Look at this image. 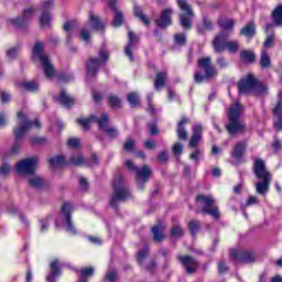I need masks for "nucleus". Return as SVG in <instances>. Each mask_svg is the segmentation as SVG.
I'll return each mask as SVG.
<instances>
[{
	"instance_id": "obj_41",
	"label": "nucleus",
	"mask_w": 282,
	"mask_h": 282,
	"mask_svg": "<svg viewBox=\"0 0 282 282\" xmlns=\"http://www.w3.org/2000/svg\"><path fill=\"white\" fill-rule=\"evenodd\" d=\"M271 65L270 55H268L267 51H262L261 57H260V66L264 69H268Z\"/></svg>"
},
{
	"instance_id": "obj_9",
	"label": "nucleus",
	"mask_w": 282,
	"mask_h": 282,
	"mask_svg": "<svg viewBox=\"0 0 282 282\" xmlns=\"http://www.w3.org/2000/svg\"><path fill=\"white\" fill-rule=\"evenodd\" d=\"M196 200L200 205L202 213L204 215H209L210 217H214V219H219V207L215 205V197H213L212 195L200 194L196 197Z\"/></svg>"
},
{
	"instance_id": "obj_49",
	"label": "nucleus",
	"mask_w": 282,
	"mask_h": 282,
	"mask_svg": "<svg viewBox=\"0 0 282 282\" xmlns=\"http://www.w3.org/2000/svg\"><path fill=\"white\" fill-rule=\"evenodd\" d=\"M51 21L52 18L50 17V12H43L40 17V25H42V28H50Z\"/></svg>"
},
{
	"instance_id": "obj_31",
	"label": "nucleus",
	"mask_w": 282,
	"mask_h": 282,
	"mask_svg": "<svg viewBox=\"0 0 282 282\" xmlns=\"http://www.w3.org/2000/svg\"><path fill=\"white\" fill-rule=\"evenodd\" d=\"M213 30V21L208 19L207 17H203L202 23L198 25V33L205 34V32H208Z\"/></svg>"
},
{
	"instance_id": "obj_22",
	"label": "nucleus",
	"mask_w": 282,
	"mask_h": 282,
	"mask_svg": "<svg viewBox=\"0 0 282 282\" xmlns=\"http://www.w3.org/2000/svg\"><path fill=\"white\" fill-rule=\"evenodd\" d=\"M55 100H57V102H59L61 105H63L64 107H74V102L75 99L74 97H72V95L67 94V91H65V89H62L59 95L54 97Z\"/></svg>"
},
{
	"instance_id": "obj_10",
	"label": "nucleus",
	"mask_w": 282,
	"mask_h": 282,
	"mask_svg": "<svg viewBox=\"0 0 282 282\" xmlns=\"http://www.w3.org/2000/svg\"><path fill=\"white\" fill-rule=\"evenodd\" d=\"M177 4L183 12L180 14V23L182 28H184V30H191L193 28V17H195L193 8L186 0H177Z\"/></svg>"
},
{
	"instance_id": "obj_26",
	"label": "nucleus",
	"mask_w": 282,
	"mask_h": 282,
	"mask_svg": "<svg viewBox=\"0 0 282 282\" xmlns=\"http://www.w3.org/2000/svg\"><path fill=\"white\" fill-rule=\"evenodd\" d=\"M240 34L247 39H252V36L257 34V26L254 25V22L251 21L246 26H243L240 31Z\"/></svg>"
},
{
	"instance_id": "obj_15",
	"label": "nucleus",
	"mask_w": 282,
	"mask_h": 282,
	"mask_svg": "<svg viewBox=\"0 0 282 282\" xmlns=\"http://www.w3.org/2000/svg\"><path fill=\"white\" fill-rule=\"evenodd\" d=\"M177 260L182 263L186 274H195L199 268V262L192 256H177Z\"/></svg>"
},
{
	"instance_id": "obj_52",
	"label": "nucleus",
	"mask_w": 282,
	"mask_h": 282,
	"mask_svg": "<svg viewBox=\"0 0 282 282\" xmlns=\"http://www.w3.org/2000/svg\"><path fill=\"white\" fill-rule=\"evenodd\" d=\"M54 8V0H44L42 4V14L43 12H50Z\"/></svg>"
},
{
	"instance_id": "obj_53",
	"label": "nucleus",
	"mask_w": 282,
	"mask_h": 282,
	"mask_svg": "<svg viewBox=\"0 0 282 282\" xmlns=\"http://www.w3.org/2000/svg\"><path fill=\"white\" fill-rule=\"evenodd\" d=\"M94 272H96V269H94L93 267L89 268H83L80 270V274L82 276H84L85 279L91 276L94 274Z\"/></svg>"
},
{
	"instance_id": "obj_25",
	"label": "nucleus",
	"mask_w": 282,
	"mask_h": 282,
	"mask_svg": "<svg viewBox=\"0 0 282 282\" xmlns=\"http://www.w3.org/2000/svg\"><path fill=\"white\" fill-rule=\"evenodd\" d=\"M61 276V267L58 265V260L51 262V272L46 276L47 282H56V279Z\"/></svg>"
},
{
	"instance_id": "obj_12",
	"label": "nucleus",
	"mask_w": 282,
	"mask_h": 282,
	"mask_svg": "<svg viewBox=\"0 0 282 282\" xmlns=\"http://www.w3.org/2000/svg\"><path fill=\"white\" fill-rule=\"evenodd\" d=\"M229 259L234 261V263H254L257 256L248 249H231Z\"/></svg>"
},
{
	"instance_id": "obj_4",
	"label": "nucleus",
	"mask_w": 282,
	"mask_h": 282,
	"mask_svg": "<svg viewBox=\"0 0 282 282\" xmlns=\"http://www.w3.org/2000/svg\"><path fill=\"white\" fill-rule=\"evenodd\" d=\"M113 196L110 199L111 208H118L120 204L131 199V191L124 183L122 174H118L112 181Z\"/></svg>"
},
{
	"instance_id": "obj_42",
	"label": "nucleus",
	"mask_w": 282,
	"mask_h": 282,
	"mask_svg": "<svg viewBox=\"0 0 282 282\" xmlns=\"http://www.w3.org/2000/svg\"><path fill=\"white\" fill-rule=\"evenodd\" d=\"M48 162L53 169H58V166H63V164H65V156H54L51 158Z\"/></svg>"
},
{
	"instance_id": "obj_29",
	"label": "nucleus",
	"mask_w": 282,
	"mask_h": 282,
	"mask_svg": "<svg viewBox=\"0 0 282 282\" xmlns=\"http://www.w3.org/2000/svg\"><path fill=\"white\" fill-rule=\"evenodd\" d=\"M240 59L242 63H249L251 65L257 59V56L254 55V52L250 50H243L240 52Z\"/></svg>"
},
{
	"instance_id": "obj_43",
	"label": "nucleus",
	"mask_w": 282,
	"mask_h": 282,
	"mask_svg": "<svg viewBox=\"0 0 282 282\" xmlns=\"http://www.w3.org/2000/svg\"><path fill=\"white\" fill-rule=\"evenodd\" d=\"M123 151L126 153H133L135 151V140L131 138L127 139L123 143Z\"/></svg>"
},
{
	"instance_id": "obj_23",
	"label": "nucleus",
	"mask_w": 282,
	"mask_h": 282,
	"mask_svg": "<svg viewBox=\"0 0 282 282\" xmlns=\"http://www.w3.org/2000/svg\"><path fill=\"white\" fill-rule=\"evenodd\" d=\"M186 124H188V117H183L178 121L177 129H176L178 140H183L184 142L188 140V132L186 131V128H185Z\"/></svg>"
},
{
	"instance_id": "obj_18",
	"label": "nucleus",
	"mask_w": 282,
	"mask_h": 282,
	"mask_svg": "<svg viewBox=\"0 0 282 282\" xmlns=\"http://www.w3.org/2000/svg\"><path fill=\"white\" fill-rule=\"evenodd\" d=\"M128 39L129 42L124 48V54L128 56V58L133 62L135 61V57H133V50H135V44L138 43V37L135 36V33L132 31L128 32Z\"/></svg>"
},
{
	"instance_id": "obj_1",
	"label": "nucleus",
	"mask_w": 282,
	"mask_h": 282,
	"mask_svg": "<svg viewBox=\"0 0 282 282\" xmlns=\"http://www.w3.org/2000/svg\"><path fill=\"white\" fill-rule=\"evenodd\" d=\"M253 173L256 177L260 180L258 183H256V192L258 193V195H262V197H265V195H268V192L270 191L272 174L265 167L264 160L254 159Z\"/></svg>"
},
{
	"instance_id": "obj_55",
	"label": "nucleus",
	"mask_w": 282,
	"mask_h": 282,
	"mask_svg": "<svg viewBox=\"0 0 282 282\" xmlns=\"http://www.w3.org/2000/svg\"><path fill=\"white\" fill-rule=\"evenodd\" d=\"M106 279L109 282H116V280L118 279V272L116 270L108 271L106 273Z\"/></svg>"
},
{
	"instance_id": "obj_47",
	"label": "nucleus",
	"mask_w": 282,
	"mask_h": 282,
	"mask_svg": "<svg viewBox=\"0 0 282 282\" xmlns=\"http://www.w3.org/2000/svg\"><path fill=\"white\" fill-rule=\"evenodd\" d=\"M108 105L115 109H118L122 105V101L116 95H110L108 97Z\"/></svg>"
},
{
	"instance_id": "obj_61",
	"label": "nucleus",
	"mask_w": 282,
	"mask_h": 282,
	"mask_svg": "<svg viewBox=\"0 0 282 282\" xmlns=\"http://www.w3.org/2000/svg\"><path fill=\"white\" fill-rule=\"evenodd\" d=\"M184 151V145L182 143H175L172 148L174 155H180Z\"/></svg>"
},
{
	"instance_id": "obj_35",
	"label": "nucleus",
	"mask_w": 282,
	"mask_h": 282,
	"mask_svg": "<svg viewBox=\"0 0 282 282\" xmlns=\"http://www.w3.org/2000/svg\"><path fill=\"white\" fill-rule=\"evenodd\" d=\"M147 257H149V247H143L137 253V261L139 265L144 267V262L147 261Z\"/></svg>"
},
{
	"instance_id": "obj_34",
	"label": "nucleus",
	"mask_w": 282,
	"mask_h": 282,
	"mask_svg": "<svg viewBox=\"0 0 282 282\" xmlns=\"http://www.w3.org/2000/svg\"><path fill=\"white\" fill-rule=\"evenodd\" d=\"M166 83V73L161 72L156 74V78L154 80V89H156V91H160V89H162V87H164Z\"/></svg>"
},
{
	"instance_id": "obj_14",
	"label": "nucleus",
	"mask_w": 282,
	"mask_h": 282,
	"mask_svg": "<svg viewBox=\"0 0 282 282\" xmlns=\"http://www.w3.org/2000/svg\"><path fill=\"white\" fill-rule=\"evenodd\" d=\"M18 127L13 129V135L15 140H21L30 129H32V122L23 112H18Z\"/></svg>"
},
{
	"instance_id": "obj_38",
	"label": "nucleus",
	"mask_w": 282,
	"mask_h": 282,
	"mask_svg": "<svg viewBox=\"0 0 282 282\" xmlns=\"http://www.w3.org/2000/svg\"><path fill=\"white\" fill-rule=\"evenodd\" d=\"M133 14L134 17H137L138 19H140L142 21V23H144V25H149L151 22L148 20L147 15H144V13L142 12V9L138 6H134L133 9Z\"/></svg>"
},
{
	"instance_id": "obj_27",
	"label": "nucleus",
	"mask_w": 282,
	"mask_h": 282,
	"mask_svg": "<svg viewBox=\"0 0 282 282\" xmlns=\"http://www.w3.org/2000/svg\"><path fill=\"white\" fill-rule=\"evenodd\" d=\"M243 153H246V142H239L235 145L231 156L239 161L243 156Z\"/></svg>"
},
{
	"instance_id": "obj_36",
	"label": "nucleus",
	"mask_w": 282,
	"mask_h": 282,
	"mask_svg": "<svg viewBox=\"0 0 282 282\" xmlns=\"http://www.w3.org/2000/svg\"><path fill=\"white\" fill-rule=\"evenodd\" d=\"M20 87L25 89V91H39V83L36 82H22L20 83Z\"/></svg>"
},
{
	"instance_id": "obj_13",
	"label": "nucleus",
	"mask_w": 282,
	"mask_h": 282,
	"mask_svg": "<svg viewBox=\"0 0 282 282\" xmlns=\"http://www.w3.org/2000/svg\"><path fill=\"white\" fill-rule=\"evenodd\" d=\"M39 169V158L24 159L17 164V172L20 175H34Z\"/></svg>"
},
{
	"instance_id": "obj_33",
	"label": "nucleus",
	"mask_w": 282,
	"mask_h": 282,
	"mask_svg": "<svg viewBox=\"0 0 282 282\" xmlns=\"http://www.w3.org/2000/svg\"><path fill=\"white\" fill-rule=\"evenodd\" d=\"M152 235H153V239L154 241H164L165 237H164V227L160 226V225H155L152 228Z\"/></svg>"
},
{
	"instance_id": "obj_2",
	"label": "nucleus",
	"mask_w": 282,
	"mask_h": 282,
	"mask_svg": "<svg viewBox=\"0 0 282 282\" xmlns=\"http://www.w3.org/2000/svg\"><path fill=\"white\" fill-rule=\"evenodd\" d=\"M77 124H80L84 131H89V124L96 122L101 131L108 134V138L116 140L120 135V131L116 127H107L109 124V115L102 113L100 117L90 116L89 118H79L76 120Z\"/></svg>"
},
{
	"instance_id": "obj_32",
	"label": "nucleus",
	"mask_w": 282,
	"mask_h": 282,
	"mask_svg": "<svg viewBox=\"0 0 282 282\" xmlns=\"http://www.w3.org/2000/svg\"><path fill=\"white\" fill-rule=\"evenodd\" d=\"M89 21L93 23V30L105 32V24H102L98 17H96L93 12L89 13Z\"/></svg>"
},
{
	"instance_id": "obj_20",
	"label": "nucleus",
	"mask_w": 282,
	"mask_h": 282,
	"mask_svg": "<svg viewBox=\"0 0 282 282\" xmlns=\"http://www.w3.org/2000/svg\"><path fill=\"white\" fill-rule=\"evenodd\" d=\"M193 135L189 140L188 147L189 149H196L197 144L202 141V133H204V128L202 127V123H198L193 127L192 129Z\"/></svg>"
},
{
	"instance_id": "obj_59",
	"label": "nucleus",
	"mask_w": 282,
	"mask_h": 282,
	"mask_svg": "<svg viewBox=\"0 0 282 282\" xmlns=\"http://www.w3.org/2000/svg\"><path fill=\"white\" fill-rule=\"evenodd\" d=\"M148 111L155 113V107H153V94L148 95Z\"/></svg>"
},
{
	"instance_id": "obj_51",
	"label": "nucleus",
	"mask_w": 282,
	"mask_h": 282,
	"mask_svg": "<svg viewBox=\"0 0 282 282\" xmlns=\"http://www.w3.org/2000/svg\"><path fill=\"white\" fill-rule=\"evenodd\" d=\"M272 45H274V32H271L270 34H268V36L263 43V47H265L267 50H270V47H272Z\"/></svg>"
},
{
	"instance_id": "obj_45",
	"label": "nucleus",
	"mask_w": 282,
	"mask_h": 282,
	"mask_svg": "<svg viewBox=\"0 0 282 282\" xmlns=\"http://www.w3.org/2000/svg\"><path fill=\"white\" fill-rule=\"evenodd\" d=\"M202 158H204V151L200 149H196L189 154V160H192L196 165L199 164V160H202Z\"/></svg>"
},
{
	"instance_id": "obj_3",
	"label": "nucleus",
	"mask_w": 282,
	"mask_h": 282,
	"mask_svg": "<svg viewBox=\"0 0 282 282\" xmlns=\"http://www.w3.org/2000/svg\"><path fill=\"white\" fill-rule=\"evenodd\" d=\"M243 111V106L239 102L232 104L229 107L228 111V124L226 129L229 135H239L241 133H246V123L241 121V113Z\"/></svg>"
},
{
	"instance_id": "obj_19",
	"label": "nucleus",
	"mask_w": 282,
	"mask_h": 282,
	"mask_svg": "<svg viewBox=\"0 0 282 282\" xmlns=\"http://www.w3.org/2000/svg\"><path fill=\"white\" fill-rule=\"evenodd\" d=\"M273 116L278 118V120L274 122L276 131H282V90H280L278 95V104L273 109Z\"/></svg>"
},
{
	"instance_id": "obj_64",
	"label": "nucleus",
	"mask_w": 282,
	"mask_h": 282,
	"mask_svg": "<svg viewBox=\"0 0 282 282\" xmlns=\"http://www.w3.org/2000/svg\"><path fill=\"white\" fill-rule=\"evenodd\" d=\"M217 65H218V67H220L221 69H224V68L228 67V61H226V57L220 56V57H218V59H217Z\"/></svg>"
},
{
	"instance_id": "obj_24",
	"label": "nucleus",
	"mask_w": 282,
	"mask_h": 282,
	"mask_svg": "<svg viewBox=\"0 0 282 282\" xmlns=\"http://www.w3.org/2000/svg\"><path fill=\"white\" fill-rule=\"evenodd\" d=\"M152 173L151 166L149 165H143L141 169H137L135 175L138 182H142L143 184L149 182V177H151Z\"/></svg>"
},
{
	"instance_id": "obj_37",
	"label": "nucleus",
	"mask_w": 282,
	"mask_h": 282,
	"mask_svg": "<svg viewBox=\"0 0 282 282\" xmlns=\"http://www.w3.org/2000/svg\"><path fill=\"white\" fill-rule=\"evenodd\" d=\"M29 184L32 188H43L45 181H43L41 176H31L29 178Z\"/></svg>"
},
{
	"instance_id": "obj_48",
	"label": "nucleus",
	"mask_w": 282,
	"mask_h": 282,
	"mask_svg": "<svg viewBox=\"0 0 282 282\" xmlns=\"http://www.w3.org/2000/svg\"><path fill=\"white\" fill-rule=\"evenodd\" d=\"M127 99L131 107H138V105H140V96H138V93H130Z\"/></svg>"
},
{
	"instance_id": "obj_11",
	"label": "nucleus",
	"mask_w": 282,
	"mask_h": 282,
	"mask_svg": "<svg viewBox=\"0 0 282 282\" xmlns=\"http://www.w3.org/2000/svg\"><path fill=\"white\" fill-rule=\"evenodd\" d=\"M109 61V54L105 52L104 48L99 51V58L91 57L87 62V76L88 78H94L96 74H98V69H100L101 65H105Z\"/></svg>"
},
{
	"instance_id": "obj_16",
	"label": "nucleus",
	"mask_w": 282,
	"mask_h": 282,
	"mask_svg": "<svg viewBox=\"0 0 282 282\" xmlns=\"http://www.w3.org/2000/svg\"><path fill=\"white\" fill-rule=\"evenodd\" d=\"M32 17H34V9L28 8L23 11L21 18H11L8 20V23L14 25V28H25V25H28L29 19H32Z\"/></svg>"
},
{
	"instance_id": "obj_30",
	"label": "nucleus",
	"mask_w": 282,
	"mask_h": 282,
	"mask_svg": "<svg viewBox=\"0 0 282 282\" xmlns=\"http://www.w3.org/2000/svg\"><path fill=\"white\" fill-rule=\"evenodd\" d=\"M273 24L282 28V4H279L272 12Z\"/></svg>"
},
{
	"instance_id": "obj_50",
	"label": "nucleus",
	"mask_w": 282,
	"mask_h": 282,
	"mask_svg": "<svg viewBox=\"0 0 282 282\" xmlns=\"http://www.w3.org/2000/svg\"><path fill=\"white\" fill-rule=\"evenodd\" d=\"M223 31H232L235 28V20H223L219 22Z\"/></svg>"
},
{
	"instance_id": "obj_63",
	"label": "nucleus",
	"mask_w": 282,
	"mask_h": 282,
	"mask_svg": "<svg viewBox=\"0 0 282 282\" xmlns=\"http://www.w3.org/2000/svg\"><path fill=\"white\" fill-rule=\"evenodd\" d=\"M143 268L145 269V270H148V272H153V270H155V268H158V261H155V260H151L150 262H149V264H143Z\"/></svg>"
},
{
	"instance_id": "obj_5",
	"label": "nucleus",
	"mask_w": 282,
	"mask_h": 282,
	"mask_svg": "<svg viewBox=\"0 0 282 282\" xmlns=\"http://www.w3.org/2000/svg\"><path fill=\"white\" fill-rule=\"evenodd\" d=\"M239 94L243 96L248 94H253L254 96H261V94H265L268 91V86L265 84L259 83V79L254 77L252 74L242 78L238 84Z\"/></svg>"
},
{
	"instance_id": "obj_40",
	"label": "nucleus",
	"mask_w": 282,
	"mask_h": 282,
	"mask_svg": "<svg viewBox=\"0 0 282 282\" xmlns=\"http://www.w3.org/2000/svg\"><path fill=\"white\" fill-rule=\"evenodd\" d=\"M30 142L36 147H44V144H50V140H47L45 137H31Z\"/></svg>"
},
{
	"instance_id": "obj_44",
	"label": "nucleus",
	"mask_w": 282,
	"mask_h": 282,
	"mask_svg": "<svg viewBox=\"0 0 282 282\" xmlns=\"http://www.w3.org/2000/svg\"><path fill=\"white\" fill-rule=\"evenodd\" d=\"M188 228L192 235H197L202 230V223L199 220H191L188 223Z\"/></svg>"
},
{
	"instance_id": "obj_56",
	"label": "nucleus",
	"mask_w": 282,
	"mask_h": 282,
	"mask_svg": "<svg viewBox=\"0 0 282 282\" xmlns=\"http://www.w3.org/2000/svg\"><path fill=\"white\" fill-rule=\"evenodd\" d=\"M7 56L8 58H10L11 61H14V58L17 56H19V48L13 47L7 51Z\"/></svg>"
},
{
	"instance_id": "obj_21",
	"label": "nucleus",
	"mask_w": 282,
	"mask_h": 282,
	"mask_svg": "<svg viewBox=\"0 0 282 282\" xmlns=\"http://www.w3.org/2000/svg\"><path fill=\"white\" fill-rule=\"evenodd\" d=\"M173 15V9H164L161 12V17L159 20H156V25L158 28L164 29V28H169V25H171L173 23V21L171 20V17Z\"/></svg>"
},
{
	"instance_id": "obj_39",
	"label": "nucleus",
	"mask_w": 282,
	"mask_h": 282,
	"mask_svg": "<svg viewBox=\"0 0 282 282\" xmlns=\"http://www.w3.org/2000/svg\"><path fill=\"white\" fill-rule=\"evenodd\" d=\"M122 23H124V14L120 10L115 11V17H113V21H112L113 28H120V25H122Z\"/></svg>"
},
{
	"instance_id": "obj_7",
	"label": "nucleus",
	"mask_w": 282,
	"mask_h": 282,
	"mask_svg": "<svg viewBox=\"0 0 282 282\" xmlns=\"http://www.w3.org/2000/svg\"><path fill=\"white\" fill-rule=\"evenodd\" d=\"M33 58H37L40 61L46 78H52L56 74L54 65L50 62V56L44 52L43 42H35L33 46Z\"/></svg>"
},
{
	"instance_id": "obj_17",
	"label": "nucleus",
	"mask_w": 282,
	"mask_h": 282,
	"mask_svg": "<svg viewBox=\"0 0 282 282\" xmlns=\"http://www.w3.org/2000/svg\"><path fill=\"white\" fill-rule=\"evenodd\" d=\"M72 204L64 203L62 206V215H64L67 227L66 230L69 232V235H77L76 227H74V221H72Z\"/></svg>"
},
{
	"instance_id": "obj_57",
	"label": "nucleus",
	"mask_w": 282,
	"mask_h": 282,
	"mask_svg": "<svg viewBox=\"0 0 282 282\" xmlns=\"http://www.w3.org/2000/svg\"><path fill=\"white\" fill-rule=\"evenodd\" d=\"M89 39H91V34L87 29H82L80 31V40L85 41V43H89Z\"/></svg>"
},
{
	"instance_id": "obj_60",
	"label": "nucleus",
	"mask_w": 282,
	"mask_h": 282,
	"mask_svg": "<svg viewBox=\"0 0 282 282\" xmlns=\"http://www.w3.org/2000/svg\"><path fill=\"white\" fill-rule=\"evenodd\" d=\"M67 144L70 149H78L80 147V140L73 138L68 140Z\"/></svg>"
},
{
	"instance_id": "obj_46",
	"label": "nucleus",
	"mask_w": 282,
	"mask_h": 282,
	"mask_svg": "<svg viewBox=\"0 0 282 282\" xmlns=\"http://www.w3.org/2000/svg\"><path fill=\"white\" fill-rule=\"evenodd\" d=\"M171 237H173V239H182V237H184V229L181 226L172 227Z\"/></svg>"
},
{
	"instance_id": "obj_58",
	"label": "nucleus",
	"mask_w": 282,
	"mask_h": 282,
	"mask_svg": "<svg viewBox=\"0 0 282 282\" xmlns=\"http://www.w3.org/2000/svg\"><path fill=\"white\" fill-rule=\"evenodd\" d=\"M218 272L220 274H226V272H228V265L226 264L225 260H220L218 262Z\"/></svg>"
},
{
	"instance_id": "obj_28",
	"label": "nucleus",
	"mask_w": 282,
	"mask_h": 282,
	"mask_svg": "<svg viewBox=\"0 0 282 282\" xmlns=\"http://www.w3.org/2000/svg\"><path fill=\"white\" fill-rule=\"evenodd\" d=\"M69 166H85L87 164V160L83 154L73 155L67 162Z\"/></svg>"
},
{
	"instance_id": "obj_54",
	"label": "nucleus",
	"mask_w": 282,
	"mask_h": 282,
	"mask_svg": "<svg viewBox=\"0 0 282 282\" xmlns=\"http://www.w3.org/2000/svg\"><path fill=\"white\" fill-rule=\"evenodd\" d=\"M123 164L128 171H131V173H135L138 171V166H135V163H133L131 160L124 161Z\"/></svg>"
},
{
	"instance_id": "obj_62",
	"label": "nucleus",
	"mask_w": 282,
	"mask_h": 282,
	"mask_svg": "<svg viewBox=\"0 0 282 282\" xmlns=\"http://www.w3.org/2000/svg\"><path fill=\"white\" fill-rule=\"evenodd\" d=\"M158 160H159L160 164H165V162H169V154L164 151L159 152Z\"/></svg>"
},
{
	"instance_id": "obj_6",
	"label": "nucleus",
	"mask_w": 282,
	"mask_h": 282,
	"mask_svg": "<svg viewBox=\"0 0 282 282\" xmlns=\"http://www.w3.org/2000/svg\"><path fill=\"white\" fill-rule=\"evenodd\" d=\"M198 67L204 72V74L196 73L194 75V80L198 85L206 80H210V78H215L218 74L217 68L213 65V58H210V56L199 58Z\"/></svg>"
},
{
	"instance_id": "obj_8",
	"label": "nucleus",
	"mask_w": 282,
	"mask_h": 282,
	"mask_svg": "<svg viewBox=\"0 0 282 282\" xmlns=\"http://www.w3.org/2000/svg\"><path fill=\"white\" fill-rule=\"evenodd\" d=\"M213 47L216 54H221L228 50L229 54H237L239 52V42L238 41H226L224 31L217 35L213 41Z\"/></svg>"
}]
</instances>
